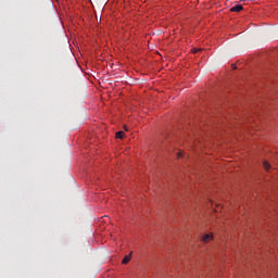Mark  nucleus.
<instances>
[{
    "instance_id": "f257e3e1",
    "label": "nucleus",
    "mask_w": 278,
    "mask_h": 278,
    "mask_svg": "<svg viewBox=\"0 0 278 278\" xmlns=\"http://www.w3.org/2000/svg\"><path fill=\"white\" fill-rule=\"evenodd\" d=\"M212 240H214V235L212 232H208L201 237V242H203V244H210Z\"/></svg>"
},
{
    "instance_id": "f03ea898",
    "label": "nucleus",
    "mask_w": 278,
    "mask_h": 278,
    "mask_svg": "<svg viewBox=\"0 0 278 278\" xmlns=\"http://www.w3.org/2000/svg\"><path fill=\"white\" fill-rule=\"evenodd\" d=\"M244 8L242 7V4H237L230 9V12H242Z\"/></svg>"
},
{
    "instance_id": "7ed1b4c3",
    "label": "nucleus",
    "mask_w": 278,
    "mask_h": 278,
    "mask_svg": "<svg viewBox=\"0 0 278 278\" xmlns=\"http://www.w3.org/2000/svg\"><path fill=\"white\" fill-rule=\"evenodd\" d=\"M129 262H131V253L123 258L122 264H129Z\"/></svg>"
},
{
    "instance_id": "20e7f679",
    "label": "nucleus",
    "mask_w": 278,
    "mask_h": 278,
    "mask_svg": "<svg viewBox=\"0 0 278 278\" xmlns=\"http://www.w3.org/2000/svg\"><path fill=\"white\" fill-rule=\"evenodd\" d=\"M115 138L123 140V138H125V132L124 131H117L115 134Z\"/></svg>"
},
{
    "instance_id": "39448f33",
    "label": "nucleus",
    "mask_w": 278,
    "mask_h": 278,
    "mask_svg": "<svg viewBox=\"0 0 278 278\" xmlns=\"http://www.w3.org/2000/svg\"><path fill=\"white\" fill-rule=\"evenodd\" d=\"M185 154H186V152H184V151L180 150V151L177 152L176 155H177V159H178V160H181V157H184Z\"/></svg>"
},
{
    "instance_id": "423d86ee",
    "label": "nucleus",
    "mask_w": 278,
    "mask_h": 278,
    "mask_svg": "<svg viewBox=\"0 0 278 278\" xmlns=\"http://www.w3.org/2000/svg\"><path fill=\"white\" fill-rule=\"evenodd\" d=\"M263 166H264L265 170H270V163L269 162H264Z\"/></svg>"
},
{
    "instance_id": "0eeeda50",
    "label": "nucleus",
    "mask_w": 278,
    "mask_h": 278,
    "mask_svg": "<svg viewBox=\"0 0 278 278\" xmlns=\"http://www.w3.org/2000/svg\"><path fill=\"white\" fill-rule=\"evenodd\" d=\"M220 210H223V205L217 204V205L215 206V208H214V212H215L216 214H218V212H220Z\"/></svg>"
},
{
    "instance_id": "6e6552de",
    "label": "nucleus",
    "mask_w": 278,
    "mask_h": 278,
    "mask_svg": "<svg viewBox=\"0 0 278 278\" xmlns=\"http://www.w3.org/2000/svg\"><path fill=\"white\" fill-rule=\"evenodd\" d=\"M199 51H201V49H199V48L191 49V53H199Z\"/></svg>"
},
{
    "instance_id": "1a4fd4ad",
    "label": "nucleus",
    "mask_w": 278,
    "mask_h": 278,
    "mask_svg": "<svg viewBox=\"0 0 278 278\" xmlns=\"http://www.w3.org/2000/svg\"><path fill=\"white\" fill-rule=\"evenodd\" d=\"M232 71H236V64L231 65Z\"/></svg>"
}]
</instances>
